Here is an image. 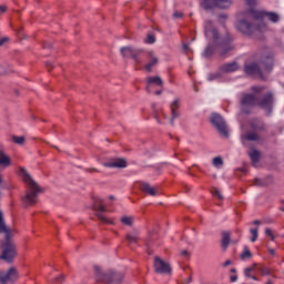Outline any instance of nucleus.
<instances>
[{
  "label": "nucleus",
  "instance_id": "1",
  "mask_svg": "<svg viewBox=\"0 0 284 284\" xmlns=\"http://www.w3.org/2000/svg\"><path fill=\"white\" fill-rule=\"evenodd\" d=\"M204 30L206 39H212L213 42L209 43V45L205 48L203 57L207 59L214 54V52H219L221 57H225L227 52L234 50V47L232 45V38L219 40V31L212 28V21L205 22Z\"/></svg>",
  "mask_w": 284,
  "mask_h": 284
},
{
  "label": "nucleus",
  "instance_id": "2",
  "mask_svg": "<svg viewBox=\"0 0 284 284\" xmlns=\"http://www.w3.org/2000/svg\"><path fill=\"white\" fill-rule=\"evenodd\" d=\"M20 176H22L23 182L27 185V193L24 197L22 199L23 203H27V205H34L37 201H39V194H41V187H39V184H37L32 176L29 175L28 171L26 169H20Z\"/></svg>",
  "mask_w": 284,
  "mask_h": 284
},
{
  "label": "nucleus",
  "instance_id": "3",
  "mask_svg": "<svg viewBox=\"0 0 284 284\" xmlns=\"http://www.w3.org/2000/svg\"><path fill=\"white\" fill-rule=\"evenodd\" d=\"M1 223L3 227H0V232L6 234V243L2 246L1 258L2 261H6V263H12V261H14L17 257V246L14 243L10 242L12 234L10 233V229L6 227V222H3V213H1Z\"/></svg>",
  "mask_w": 284,
  "mask_h": 284
},
{
  "label": "nucleus",
  "instance_id": "4",
  "mask_svg": "<svg viewBox=\"0 0 284 284\" xmlns=\"http://www.w3.org/2000/svg\"><path fill=\"white\" fill-rule=\"evenodd\" d=\"M95 278L99 283L105 284H121L123 282V274L116 272L102 273L99 266L94 267Z\"/></svg>",
  "mask_w": 284,
  "mask_h": 284
},
{
  "label": "nucleus",
  "instance_id": "5",
  "mask_svg": "<svg viewBox=\"0 0 284 284\" xmlns=\"http://www.w3.org/2000/svg\"><path fill=\"white\" fill-rule=\"evenodd\" d=\"M258 105V98L254 93H243L240 100L241 112L252 114V110Z\"/></svg>",
  "mask_w": 284,
  "mask_h": 284
},
{
  "label": "nucleus",
  "instance_id": "6",
  "mask_svg": "<svg viewBox=\"0 0 284 284\" xmlns=\"http://www.w3.org/2000/svg\"><path fill=\"white\" fill-rule=\"evenodd\" d=\"M210 121L215 130L219 132V134H221V136H224V139H227V136H230L227 123L225 122V119L221 116V114L212 113Z\"/></svg>",
  "mask_w": 284,
  "mask_h": 284
},
{
  "label": "nucleus",
  "instance_id": "7",
  "mask_svg": "<svg viewBox=\"0 0 284 284\" xmlns=\"http://www.w3.org/2000/svg\"><path fill=\"white\" fill-rule=\"evenodd\" d=\"M236 28L243 34H252L255 30H258V32H265V30H267V24L262 22L257 27H254V24L250 23L247 20H240Z\"/></svg>",
  "mask_w": 284,
  "mask_h": 284
},
{
  "label": "nucleus",
  "instance_id": "8",
  "mask_svg": "<svg viewBox=\"0 0 284 284\" xmlns=\"http://www.w3.org/2000/svg\"><path fill=\"white\" fill-rule=\"evenodd\" d=\"M257 106L264 110L266 114H272V110H274V93L270 91L257 98Z\"/></svg>",
  "mask_w": 284,
  "mask_h": 284
},
{
  "label": "nucleus",
  "instance_id": "9",
  "mask_svg": "<svg viewBox=\"0 0 284 284\" xmlns=\"http://www.w3.org/2000/svg\"><path fill=\"white\" fill-rule=\"evenodd\" d=\"M250 14L253 17V19H256V21H260L261 19H265V17L272 23H278V21H281V17L276 12L258 11V10L251 9Z\"/></svg>",
  "mask_w": 284,
  "mask_h": 284
},
{
  "label": "nucleus",
  "instance_id": "10",
  "mask_svg": "<svg viewBox=\"0 0 284 284\" xmlns=\"http://www.w3.org/2000/svg\"><path fill=\"white\" fill-rule=\"evenodd\" d=\"M17 281H19L17 267H10L7 272L0 271V284L17 283Z\"/></svg>",
  "mask_w": 284,
  "mask_h": 284
},
{
  "label": "nucleus",
  "instance_id": "11",
  "mask_svg": "<svg viewBox=\"0 0 284 284\" xmlns=\"http://www.w3.org/2000/svg\"><path fill=\"white\" fill-rule=\"evenodd\" d=\"M120 52L124 59H133L135 63H139V57L143 54V49H136L134 47H123L121 48Z\"/></svg>",
  "mask_w": 284,
  "mask_h": 284
},
{
  "label": "nucleus",
  "instance_id": "12",
  "mask_svg": "<svg viewBox=\"0 0 284 284\" xmlns=\"http://www.w3.org/2000/svg\"><path fill=\"white\" fill-rule=\"evenodd\" d=\"M202 6L205 10H212V8H230L232 0H203Z\"/></svg>",
  "mask_w": 284,
  "mask_h": 284
},
{
  "label": "nucleus",
  "instance_id": "13",
  "mask_svg": "<svg viewBox=\"0 0 284 284\" xmlns=\"http://www.w3.org/2000/svg\"><path fill=\"white\" fill-rule=\"evenodd\" d=\"M153 267L158 274H172L170 264L159 256H155Z\"/></svg>",
  "mask_w": 284,
  "mask_h": 284
},
{
  "label": "nucleus",
  "instance_id": "14",
  "mask_svg": "<svg viewBox=\"0 0 284 284\" xmlns=\"http://www.w3.org/2000/svg\"><path fill=\"white\" fill-rule=\"evenodd\" d=\"M261 63L268 72L272 70V68H274V54L272 53V50L265 49L263 51L261 57Z\"/></svg>",
  "mask_w": 284,
  "mask_h": 284
},
{
  "label": "nucleus",
  "instance_id": "15",
  "mask_svg": "<svg viewBox=\"0 0 284 284\" xmlns=\"http://www.w3.org/2000/svg\"><path fill=\"white\" fill-rule=\"evenodd\" d=\"M154 85L158 88H163V80L161 77L156 75L146 78V92L149 94H152V88H154Z\"/></svg>",
  "mask_w": 284,
  "mask_h": 284
},
{
  "label": "nucleus",
  "instance_id": "16",
  "mask_svg": "<svg viewBox=\"0 0 284 284\" xmlns=\"http://www.w3.org/2000/svg\"><path fill=\"white\" fill-rule=\"evenodd\" d=\"M244 72L248 77L261 75V67H258V63H256V62L245 63Z\"/></svg>",
  "mask_w": 284,
  "mask_h": 284
},
{
  "label": "nucleus",
  "instance_id": "17",
  "mask_svg": "<svg viewBox=\"0 0 284 284\" xmlns=\"http://www.w3.org/2000/svg\"><path fill=\"white\" fill-rule=\"evenodd\" d=\"M236 70H239V63H236V62L224 63V64L220 65V68H219V72H221L222 74H227L230 72H236Z\"/></svg>",
  "mask_w": 284,
  "mask_h": 284
},
{
  "label": "nucleus",
  "instance_id": "18",
  "mask_svg": "<svg viewBox=\"0 0 284 284\" xmlns=\"http://www.w3.org/2000/svg\"><path fill=\"white\" fill-rule=\"evenodd\" d=\"M250 126L255 132H265L267 130V126L265 125V122L261 119H253L250 121Z\"/></svg>",
  "mask_w": 284,
  "mask_h": 284
},
{
  "label": "nucleus",
  "instance_id": "19",
  "mask_svg": "<svg viewBox=\"0 0 284 284\" xmlns=\"http://www.w3.org/2000/svg\"><path fill=\"white\" fill-rule=\"evenodd\" d=\"M140 190H142V192H144V194H148L149 196H156V194H159V190L150 185V183L148 182L140 183Z\"/></svg>",
  "mask_w": 284,
  "mask_h": 284
},
{
  "label": "nucleus",
  "instance_id": "20",
  "mask_svg": "<svg viewBox=\"0 0 284 284\" xmlns=\"http://www.w3.org/2000/svg\"><path fill=\"white\" fill-rule=\"evenodd\" d=\"M93 210L95 212V216L102 222L106 224H112V221L108 220V217L103 216L101 212H105V207L103 205H94Z\"/></svg>",
  "mask_w": 284,
  "mask_h": 284
},
{
  "label": "nucleus",
  "instance_id": "21",
  "mask_svg": "<svg viewBox=\"0 0 284 284\" xmlns=\"http://www.w3.org/2000/svg\"><path fill=\"white\" fill-rule=\"evenodd\" d=\"M179 108H180V102H179V99H176L171 103V120H170L171 125H174V119H179Z\"/></svg>",
  "mask_w": 284,
  "mask_h": 284
},
{
  "label": "nucleus",
  "instance_id": "22",
  "mask_svg": "<svg viewBox=\"0 0 284 284\" xmlns=\"http://www.w3.org/2000/svg\"><path fill=\"white\" fill-rule=\"evenodd\" d=\"M104 168H128L125 159H115L104 163Z\"/></svg>",
  "mask_w": 284,
  "mask_h": 284
},
{
  "label": "nucleus",
  "instance_id": "23",
  "mask_svg": "<svg viewBox=\"0 0 284 284\" xmlns=\"http://www.w3.org/2000/svg\"><path fill=\"white\" fill-rule=\"evenodd\" d=\"M125 239L129 245H136V243H139V230H133L126 233Z\"/></svg>",
  "mask_w": 284,
  "mask_h": 284
},
{
  "label": "nucleus",
  "instance_id": "24",
  "mask_svg": "<svg viewBox=\"0 0 284 284\" xmlns=\"http://www.w3.org/2000/svg\"><path fill=\"white\" fill-rule=\"evenodd\" d=\"M159 63V58L154 55V52H149V63L145 65L146 72H152V68Z\"/></svg>",
  "mask_w": 284,
  "mask_h": 284
},
{
  "label": "nucleus",
  "instance_id": "25",
  "mask_svg": "<svg viewBox=\"0 0 284 284\" xmlns=\"http://www.w3.org/2000/svg\"><path fill=\"white\" fill-rule=\"evenodd\" d=\"M248 156L252 161L253 166L256 168V165L258 164V161L261 160V152H258V150L256 149H252L248 152Z\"/></svg>",
  "mask_w": 284,
  "mask_h": 284
},
{
  "label": "nucleus",
  "instance_id": "26",
  "mask_svg": "<svg viewBox=\"0 0 284 284\" xmlns=\"http://www.w3.org/2000/svg\"><path fill=\"white\" fill-rule=\"evenodd\" d=\"M221 247L222 250H227V247H230V233L227 232L222 233Z\"/></svg>",
  "mask_w": 284,
  "mask_h": 284
},
{
  "label": "nucleus",
  "instance_id": "27",
  "mask_svg": "<svg viewBox=\"0 0 284 284\" xmlns=\"http://www.w3.org/2000/svg\"><path fill=\"white\" fill-rule=\"evenodd\" d=\"M244 139H246V141H260L261 136H258L256 132H248L244 135Z\"/></svg>",
  "mask_w": 284,
  "mask_h": 284
},
{
  "label": "nucleus",
  "instance_id": "28",
  "mask_svg": "<svg viewBox=\"0 0 284 284\" xmlns=\"http://www.w3.org/2000/svg\"><path fill=\"white\" fill-rule=\"evenodd\" d=\"M257 271V264H253L252 266L250 267H246L244 270V276H246V278H250V276H252V272H256Z\"/></svg>",
  "mask_w": 284,
  "mask_h": 284
},
{
  "label": "nucleus",
  "instance_id": "29",
  "mask_svg": "<svg viewBox=\"0 0 284 284\" xmlns=\"http://www.w3.org/2000/svg\"><path fill=\"white\" fill-rule=\"evenodd\" d=\"M242 261H247V258H252V252H250V248L247 246H244V251L240 255Z\"/></svg>",
  "mask_w": 284,
  "mask_h": 284
},
{
  "label": "nucleus",
  "instance_id": "30",
  "mask_svg": "<svg viewBox=\"0 0 284 284\" xmlns=\"http://www.w3.org/2000/svg\"><path fill=\"white\" fill-rule=\"evenodd\" d=\"M11 139L16 145H23L26 143V136L12 135Z\"/></svg>",
  "mask_w": 284,
  "mask_h": 284
},
{
  "label": "nucleus",
  "instance_id": "31",
  "mask_svg": "<svg viewBox=\"0 0 284 284\" xmlns=\"http://www.w3.org/2000/svg\"><path fill=\"white\" fill-rule=\"evenodd\" d=\"M120 221H121V223H123V225H129L130 227H132V224L134 223V217L122 216Z\"/></svg>",
  "mask_w": 284,
  "mask_h": 284
},
{
  "label": "nucleus",
  "instance_id": "32",
  "mask_svg": "<svg viewBox=\"0 0 284 284\" xmlns=\"http://www.w3.org/2000/svg\"><path fill=\"white\" fill-rule=\"evenodd\" d=\"M257 272H261L262 276H270L271 274V271L268 267L258 266V264H257Z\"/></svg>",
  "mask_w": 284,
  "mask_h": 284
},
{
  "label": "nucleus",
  "instance_id": "33",
  "mask_svg": "<svg viewBox=\"0 0 284 284\" xmlns=\"http://www.w3.org/2000/svg\"><path fill=\"white\" fill-rule=\"evenodd\" d=\"M251 243H256V240L258 239V229H251Z\"/></svg>",
  "mask_w": 284,
  "mask_h": 284
},
{
  "label": "nucleus",
  "instance_id": "34",
  "mask_svg": "<svg viewBox=\"0 0 284 284\" xmlns=\"http://www.w3.org/2000/svg\"><path fill=\"white\" fill-rule=\"evenodd\" d=\"M265 90L264 87H252V92L255 94L256 99H258V94Z\"/></svg>",
  "mask_w": 284,
  "mask_h": 284
},
{
  "label": "nucleus",
  "instance_id": "35",
  "mask_svg": "<svg viewBox=\"0 0 284 284\" xmlns=\"http://www.w3.org/2000/svg\"><path fill=\"white\" fill-rule=\"evenodd\" d=\"M213 165H214V168H221V165H223V158L215 156L213 159Z\"/></svg>",
  "mask_w": 284,
  "mask_h": 284
},
{
  "label": "nucleus",
  "instance_id": "36",
  "mask_svg": "<svg viewBox=\"0 0 284 284\" xmlns=\"http://www.w3.org/2000/svg\"><path fill=\"white\" fill-rule=\"evenodd\" d=\"M211 192H212L213 196L219 199V201H223V194H221V191H219V189L213 187Z\"/></svg>",
  "mask_w": 284,
  "mask_h": 284
},
{
  "label": "nucleus",
  "instance_id": "37",
  "mask_svg": "<svg viewBox=\"0 0 284 284\" xmlns=\"http://www.w3.org/2000/svg\"><path fill=\"white\" fill-rule=\"evenodd\" d=\"M216 79H221V73L220 72L210 73L207 75V81H216Z\"/></svg>",
  "mask_w": 284,
  "mask_h": 284
},
{
  "label": "nucleus",
  "instance_id": "38",
  "mask_svg": "<svg viewBox=\"0 0 284 284\" xmlns=\"http://www.w3.org/2000/svg\"><path fill=\"white\" fill-rule=\"evenodd\" d=\"M63 281H65V275L62 274V275L55 277V278L53 280V283H54V284H61V283H63Z\"/></svg>",
  "mask_w": 284,
  "mask_h": 284
},
{
  "label": "nucleus",
  "instance_id": "39",
  "mask_svg": "<svg viewBox=\"0 0 284 284\" xmlns=\"http://www.w3.org/2000/svg\"><path fill=\"white\" fill-rule=\"evenodd\" d=\"M154 41H156V38H154V34H148L145 42L154 43Z\"/></svg>",
  "mask_w": 284,
  "mask_h": 284
},
{
  "label": "nucleus",
  "instance_id": "40",
  "mask_svg": "<svg viewBox=\"0 0 284 284\" xmlns=\"http://www.w3.org/2000/svg\"><path fill=\"white\" fill-rule=\"evenodd\" d=\"M265 234H266V236H270L271 241H274V239H275L274 233H272V231L270 229L265 230Z\"/></svg>",
  "mask_w": 284,
  "mask_h": 284
},
{
  "label": "nucleus",
  "instance_id": "41",
  "mask_svg": "<svg viewBox=\"0 0 284 284\" xmlns=\"http://www.w3.org/2000/svg\"><path fill=\"white\" fill-rule=\"evenodd\" d=\"M239 172H241V174H245V172H247V169L245 168H240L235 170V174L239 176Z\"/></svg>",
  "mask_w": 284,
  "mask_h": 284
},
{
  "label": "nucleus",
  "instance_id": "42",
  "mask_svg": "<svg viewBox=\"0 0 284 284\" xmlns=\"http://www.w3.org/2000/svg\"><path fill=\"white\" fill-rule=\"evenodd\" d=\"M8 41H10V39L8 37L1 38L0 39V48H1V45H6V43H8Z\"/></svg>",
  "mask_w": 284,
  "mask_h": 284
},
{
  "label": "nucleus",
  "instance_id": "43",
  "mask_svg": "<svg viewBox=\"0 0 284 284\" xmlns=\"http://www.w3.org/2000/svg\"><path fill=\"white\" fill-rule=\"evenodd\" d=\"M173 17H174V19H181V17H183V12L175 11V12L173 13Z\"/></svg>",
  "mask_w": 284,
  "mask_h": 284
},
{
  "label": "nucleus",
  "instance_id": "44",
  "mask_svg": "<svg viewBox=\"0 0 284 284\" xmlns=\"http://www.w3.org/2000/svg\"><path fill=\"white\" fill-rule=\"evenodd\" d=\"M230 265H232V260H226L223 264V267H227Z\"/></svg>",
  "mask_w": 284,
  "mask_h": 284
},
{
  "label": "nucleus",
  "instance_id": "45",
  "mask_svg": "<svg viewBox=\"0 0 284 284\" xmlns=\"http://www.w3.org/2000/svg\"><path fill=\"white\" fill-rule=\"evenodd\" d=\"M239 281V276L233 275L231 276V283H236Z\"/></svg>",
  "mask_w": 284,
  "mask_h": 284
},
{
  "label": "nucleus",
  "instance_id": "46",
  "mask_svg": "<svg viewBox=\"0 0 284 284\" xmlns=\"http://www.w3.org/2000/svg\"><path fill=\"white\" fill-rule=\"evenodd\" d=\"M254 185H263V182L260 179H255Z\"/></svg>",
  "mask_w": 284,
  "mask_h": 284
},
{
  "label": "nucleus",
  "instance_id": "47",
  "mask_svg": "<svg viewBox=\"0 0 284 284\" xmlns=\"http://www.w3.org/2000/svg\"><path fill=\"white\" fill-rule=\"evenodd\" d=\"M247 6H254L256 3V0H246Z\"/></svg>",
  "mask_w": 284,
  "mask_h": 284
},
{
  "label": "nucleus",
  "instance_id": "48",
  "mask_svg": "<svg viewBox=\"0 0 284 284\" xmlns=\"http://www.w3.org/2000/svg\"><path fill=\"white\" fill-rule=\"evenodd\" d=\"M8 8L6 6H0V12H6Z\"/></svg>",
  "mask_w": 284,
  "mask_h": 284
},
{
  "label": "nucleus",
  "instance_id": "49",
  "mask_svg": "<svg viewBox=\"0 0 284 284\" xmlns=\"http://www.w3.org/2000/svg\"><path fill=\"white\" fill-rule=\"evenodd\" d=\"M184 283H185V284H190V283H192V276H189V278H187V280H185V281H184Z\"/></svg>",
  "mask_w": 284,
  "mask_h": 284
},
{
  "label": "nucleus",
  "instance_id": "50",
  "mask_svg": "<svg viewBox=\"0 0 284 284\" xmlns=\"http://www.w3.org/2000/svg\"><path fill=\"white\" fill-rule=\"evenodd\" d=\"M47 68H48L49 70H52V68H53L52 62H47Z\"/></svg>",
  "mask_w": 284,
  "mask_h": 284
},
{
  "label": "nucleus",
  "instance_id": "51",
  "mask_svg": "<svg viewBox=\"0 0 284 284\" xmlns=\"http://www.w3.org/2000/svg\"><path fill=\"white\" fill-rule=\"evenodd\" d=\"M253 225H261V221L258 220L253 221Z\"/></svg>",
  "mask_w": 284,
  "mask_h": 284
},
{
  "label": "nucleus",
  "instance_id": "52",
  "mask_svg": "<svg viewBox=\"0 0 284 284\" xmlns=\"http://www.w3.org/2000/svg\"><path fill=\"white\" fill-rule=\"evenodd\" d=\"M190 45L189 44H183V50L186 52L189 50Z\"/></svg>",
  "mask_w": 284,
  "mask_h": 284
},
{
  "label": "nucleus",
  "instance_id": "53",
  "mask_svg": "<svg viewBox=\"0 0 284 284\" xmlns=\"http://www.w3.org/2000/svg\"><path fill=\"white\" fill-rule=\"evenodd\" d=\"M154 119H155V121H158L159 123H161V120L159 119V114H154Z\"/></svg>",
  "mask_w": 284,
  "mask_h": 284
},
{
  "label": "nucleus",
  "instance_id": "54",
  "mask_svg": "<svg viewBox=\"0 0 284 284\" xmlns=\"http://www.w3.org/2000/svg\"><path fill=\"white\" fill-rule=\"evenodd\" d=\"M250 278H252L253 281H258V277H256V275H251Z\"/></svg>",
  "mask_w": 284,
  "mask_h": 284
},
{
  "label": "nucleus",
  "instance_id": "55",
  "mask_svg": "<svg viewBox=\"0 0 284 284\" xmlns=\"http://www.w3.org/2000/svg\"><path fill=\"white\" fill-rule=\"evenodd\" d=\"M88 172H99L98 169H88Z\"/></svg>",
  "mask_w": 284,
  "mask_h": 284
},
{
  "label": "nucleus",
  "instance_id": "56",
  "mask_svg": "<svg viewBox=\"0 0 284 284\" xmlns=\"http://www.w3.org/2000/svg\"><path fill=\"white\" fill-rule=\"evenodd\" d=\"M181 255H182V256H187V251H182V252H181Z\"/></svg>",
  "mask_w": 284,
  "mask_h": 284
},
{
  "label": "nucleus",
  "instance_id": "57",
  "mask_svg": "<svg viewBox=\"0 0 284 284\" xmlns=\"http://www.w3.org/2000/svg\"><path fill=\"white\" fill-rule=\"evenodd\" d=\"M161 93H162L161 90L155 91V94H156L158 97L161 95Z\"/></svg>",
  "mask_w": 284,
  "mask_h": 284
},
{
  "label": "nucleus",
  "instance_id": "58",
  "mask_svg": "<svg viewBox=\"0 0 284 284\" xmlns=\"http://www.w3.org/2000/svg\"><path fill=\"white\" fill-rule=\"evenodd\" d=\"M232 274H236V268H231Z\"/></svg>",
  "mask_w": 284,
  "mask_h": 284
},
{
  "label": "nucleus",
  "instance_id": "59",
  "mask_svg": "<svg viewBox=\"0 0 284 284\" xmlns=\"http://www.w3.org/2000/svg\"><path fill=\"white\" fill-rule=\"evenodd\" d=\"M0 227L3 229V224L1 223V212H0Z\"/></svg>",
  "mask_w": 284,
  "mask_h": 284
},
{
  "label": "nucleus",
  "instance_id": "60",
  "mask_svg": "<svg viewBox=\"0 0 284 284\" xmlns=\"http://www.w3.org/2000/svg\"><path fill=\"white\" fill-rule=\"evenodd\" d=\"M265 284H274L272 280H268Z\"/></svg>",
  "mask_w": 284,
  "mask_h": 284
},
{
  "label": "nucleus",
  "instance_id": "61",
  "mask_svg": "<svg viewBox=\"0 0 284 284\" xmlns=\"http://www.w3.org/2000/svg\"><path fill=\"white\" fill-rule=\"evenodd\" d=\"M268 252H270V254H274V250L273 248H270Z\"/></svg>",
  "mask_w": 284,
  "mask_h": 284
},
{
  "label": "nucleus",
  "instance_id": "62",
  "mask_svg": "<svg viewBox=\"0 0 284 284\" xmlns=\"http://www.w3.org/2000/svg\"><path fill=\"white\" fill-rule=\"evenodd\" d=\"M109 199H110V201H114V196L113 195L109 196Z\"/></svg>",
  "mask_w": 284,
  "mask_h": 284
},
{
  "label": "nucleus",
  "instance_id": "63",
  "mask_svg": "<svg viewBox=\"0 0 284 284\" xmlns=\"http://www.w3.org/2000/svg\"><path fill=\"white\" fill-rule=\"evenodd\" d=\"M222 19H225V14L220 16Z\"/></svg>",
  "mask_w": 284,
  "mask_h": 284
},
{
  "label": "nucleus",
  "instance_id": "64",
  "mask_svg": "<svg viewBox=\"0 0 284 284\" xmlns=\"http://www.w3.org/2000/svg\"><path fill=\"white\" fill-rule=\"evenodd\" d=\"M281 212H284V207L281 209Z\"/></svg>",
  "mask_w": 284,
  "mask_h": 284
}]
</instances>
